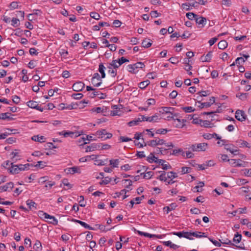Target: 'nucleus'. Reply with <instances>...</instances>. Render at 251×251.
Returning a JSON list of instances; mask_svg holds the SVG:
<instances>
[{
    "label": "nucleus",
    "mask_w": 251,
    "mask_h": 251,
    "mask_svg": "<svg viewBox=\"0 0 251 251\" xmlns=\"http://www.w3.org/2000/svg\"><path fill=\"white\" fill-rule=\"evenodd\" d=\"M27 105L31 108L36 109L41 112H43L44 110V108L41 107V106H39L38 104L36 101L30 100L28 101L27 103Z\"/></svg>",
    "instance_id": "0eeeda50"
},
{
    "label": "nucleus",
    "mask_w": 251,
    "mask_h": 251,
    "mask_svg": "<svg viewBox=\"0 0 251 251\" xmlns=\"http://www.w3.org/2000/svg\"><path fill=\"white\" fill-rule=\"evenodd\" d=\"M201 123H202V126L205 127H211V123L209 121L204 120L202 121L201 120H200Z\"/></svg>",
    "instance_id": "8fccbe9b"
},
{
    "label": "nucleus",
    "mask_w": 251,
    "mask_h": 251,
    "mask_svg": "<svg viewBox=\"0 0 251 251\" xmlns=\"http://www.w3.org/2000/svg\"><path fill=\"white\" fill-rule=\"evenodd\" d=\"M192 232L185 231L184 237L189 240H193Z\"/></svg>",
    "instance_id": "6e6d98bb"
},
{
    "label": "nucleus",
    "mask_w": 251,
    "mask_h": 251,
    "mask_svg": "<svg viewBox=\"0 0 251 251\" xmlns=\"http://www.w3.org/2000/svg\"><path fill=\"white\" fill-rule=\"evenodd\" d=\"M153 174V172L151 171L148 172L146 174H141V175H143L144 178L150 179L151 177Z\"/></svg>",
    "instance_id": "09e8293b"
},
{
    "label": "nucleus",
    "mask_w": 251,
    "mask_h": 251,
    "mask_svg": "<svg viewBox=\"0 0 251 251\" xmlns=\"http://www.w3.org/2000/svg\"><path fill=\"white\" fill-rule=\"evenodd\" d=\"M207 144L201 143L197 144H193L190 146V149L193 151H205L207 147Z\"/></svg>",
    "instance_id": "20e7f679"
},
{
    "label": "nucleus",
    "mask_w": 251,
    "mask_h": 251,
    "mask_svg": "<svg viewBox=\"0 0 251 251\" xmlns=\"http://www.w3.org/2000/svg\"><path fill=\"white\" fill-rule=\"evenodd\" d=\"M242 239V235L241 234L238 233V232L234 235L233 241L235 243H239Z\"/></svg>",
    "instance_id": "2f4dec72"
},
{
    "label": "nucleus",
    "mask_w": 251,
    "mask_h": 251,
    "mask_svg": "<svg viewBox=\"0 0 251 251\" xmlns=\"http://www.w3.org/2000/svg\"><path fill=\"white\" fill-rule=\"evenodd\" d=\"M177 177L176 173L174 172H170L167 173V177L170 179H173Z\"/></svg>",
    "instance_id": "de8ad7c7"
},
{
    "label": "nucleus",
    "mask_w": 251,
    "mask_h": 251,
    "mask_svg": "<svg viewBox=\"0 0 251 251\" xmlns=\"http://www.w3.org/2000/svg\"><path fill=\"white\" fill-rule=\"evenodd\" d=\"M165 144V141L163 139L155 138V139L152 140L148 142V145L154 147L157 145H162Z\"/></svg>",
    "instance_id": "423d86ee"
},
{
    "label": "nucleus",
    "mask_w": 251,
    "mask_h": 251,
    "mask_svg": "<svg viewBox=\"0 0 251 251\" xmlns=\"http://www.w3.org/2000/svg\"><path fill=\"white\" fill-rule=\"evenodd\" d=\"M168 131L167 129L160 128L156 130L155 133L158 134H165Z\"/></svg>",
    "instance_id": "5fc2aeb1"
},
{
    "label": "nucleus",
    "mask_w": 251,
    "mask_h": 251,
    "mask_svg": "<svg viewBox=\"0 0 251 251\" xmlns=\"http://www.w3.org/2000/svg\"><path fill=\"white\" fill-rule=\"evenodd\" d=\"M181 7L183 9H185L186 11H188L192 9V8L191 7L190 5H189V2L183 3L181 5Z\"/></svg>",
    "instance_id": "69168bd1"
},
{
    "label": "nucleus",
    "mask_w": 251,
    "mask_h": 251,
    "mask_svg": "<svg viewBox=\"0 0 251 251\" xmlns=\"http://www.w3.org/2000/svg\"><path fill=\"white\" fill-rule=\"evenodd\" d=\"M30 166V165L28 163L25 164H19L17 165L18 167V169L19 171H24L25 170H28V167Z\"/></svg>",
    "instance_id": "c9c22d12"
},
{
    "label": "nucleus",
    "mask_w": 251,
    "mask_h": 251,
    "mask_svg": "<svg viewBox=\"0 0 251 251\" xmlns=\"http://www.w3.org/2000/svg\"><path fill=\"white\" fill-rule=\"evenodd\" d=\"M93 157L92 159L96 158L97 156L95 155H92L91 156H87L86 157H81L79 159V161L80 162H85L88 160L90 157Z\"/></svg>",
    "instance_id": "79ce46f5"
},
{
    "label": "nucleus",
    "mask_w": 251,
    "mask_h": 251,
    "mask_svg": "<svg viewBox=\"0 0 251 251\" xmlns=\"http://www.w3.org/2000/svg\"><path fill=\"white\" fill-rule=\"evenodd\" d=\"M107 68L108 69V72L111 75L112 77H115L117 75V70L109 66H107Z\"/></svg>",
    "instance_id": "72a5a7b5"
},
{
    "label": "nucleus",
    "mask_w": 251,
    "mask_h": 251,
    "mask_svg": "<svg viewBox=\"0 0 251 251\" xmlns=\"http://www.w3.org/2000/svg\"><path fill=\"white\" fill-rule=\"evenodd\" d=\"M155 104V100L153 99H149L148 100L147 102V106L149 107L150 105H154Z\"/></svg>",
    "instance_id": "774afa93"
},
{
    "label": "nucleus",
    "mask_w": 251,
    "mask_h": 251,
    "mask_svg": "<svg viewBox=\"0 0 251 251\" xmlns=\"http://www.w3.org/2000/svg\"><path fill=\"white\" fill-rule=\"evenodd\" d=\"M198 103H200L201 105L199 106L200 108H203L204 107H210L213 103L215 102V97H212L210 98L209 101L208 102H201L200 101H198Z\"/></svg>",
    "instance_id": "f8f14e48"
},
{
    "label": "nucleus",
    "mask_w": 251,
    "mask_h": 251,
    "mask_svg": "<svg viewBox=\"0 0 251 251\" xmlns=\"http://www.w3.org/2000/svg\"><path fill=\"white\" fill-rule=\"evenodd\" d=\"M38 215L41 218H44L45 219H49L50 220H51V221H49V223L53 225L56 226L58 225V220L56 218H55V217L51 216L49 214L43 212V211H40L39 212Z\"/></svg>",
    "instance_id": "f03ea898"
},
{
    "label": "nucleus",
    "mask_w": 251,
    "mask_h": 251,
    "mask_svg": "<svg viewBox=\"0 0 251 251\" xmlns=\"http://www.w3.org/2000/svg\"><path fill=\"white\" fill-rule=\"evenodd\" d=\"M215 165V163L213 160L207 161L204 163V166L207 167L213 166Z\"/></svg>",
    "instance_id": "e2e57ef3"
},
{
    "label": "nucleus",
    "mask_w": 251,
    "mask_h": 251,
    "mask_svg": "<svg viewBox=\"0 0 251 251\" xmlns=\"http://www.w3.org/2000/svg\"><path fill=\"white\" fill-rule=\"evenodd\" d=\"M85 87V84L81 81H78L75 83L73 86V89L76 92L81 91Z\"/></svg>",
    "instance_id": "1a4fd4ad"
},
{
    "label": "nucleus",
    "mask_w": 251,
    "mask_h": 251,
    "mask_svg": "<svg viewBox=\"0 0 251 251\" xmlns=\"http://www.w3.org/2000/svg\"><path fill=\"white\" fill-rule=\"evenodd\" d=\"M248 93H239L236 94V97L242 100H246L248 97Z\"/></svg>",
    "instance_id": "58836bf2"
},
{
    "label": "nucleus",
    "mask_w": 251,
    "mask_h": 251,
    "mask_svg": "<svg viewBox=\"0 0 251 251\" xmlns=\"http://www.w3.org/2000/svg\"><path fill=\"white\" fill-rule=\"evenodd\" d=\"M118 66H120L125 62H129V60H128L127 59L125 58L124 57H122L118 59Z\"/></svg>",
    "instance_id": "603ef678"
},
{
    "label": "nucleus",
    "mask_w": 251,
    "mask_h": 251,
    "mask_svg": "<svg viewBox=\"0 0 251 251\" xmlns=\"http://www.w3.org/2000/svg\"><path fill=\"white\" fill-rule=\"evenodd\" d=\"M18 169V167L17 165L13 164L10 168H8V170L9 171L10 173L12 174H17L20 172Z\"/></svg>",
    "instance_id": "5701e85b"
},
{
    "label": "nucleus",
    "mask_w": 251,
    "mask_h": 251,
    "mask_svg": "<svg viewBox=\"0 0 251 251\" xmlns=\"http://www.w3.org/2000/svg\"><path fill=\"white\" fill-rule=\"evenodd\" d=\"M65 171L67 174H74L75 173L80 174L81 170L79 167L74 166L71 168H67L65 170Z\"/></svg>",
    "instance_id": "9d476101"
},
{
    "label": "nucleus",
    "mask_w": 251,
    "mask_h": 251,
    "mask_svg": "<svg viewBox=\"0 0 251 251\" xmlns=\"http://www.w3.org/2000/svg\"><path fill=\"white\" fill-rule=\"evenodd\" d=\"M101 78V76H100L99 73H94L91 79V83L94 87H99L102 83Z\"/></svg>",
    "instance_id": "39448f33"
},
{
    "label": "nucleus",
    "mask_w": 251,
    "mask_h": 251,
    "mask_svg": "<svg viewBox=\"0 0 251 251\" xmlns=\"http://www.w3.org/2000/svg\"><path fill=\"white\" fill-rule=\"evenodd\" d=\"M144 67L145 65L143 63L139 62L127 65V70L129 72L135 74L138 71V69H142Z\"/></svg>",
    "instance_id": "f257e3e1"
},
{
    "label": "nucleus",
    "mask_w": 251,
    "mask_h": 251,
    "mask_svg": "<svg viewBox=\"0 0 251 251\" xmlns=\"http://www.w3.org/2000/svg\"><path fill=\"white\" fill-rule=\"evenodd\" d=\"M156 159L157 157L154 155V154L152 152L150 153L149 156L147 157V161L150 163L156 162Z\"/></svg>",
    "instance_id": "c85d7f7f"
},
{
    "label": "nucleus",
    "mask_w": 251,
    "mask_h": 251,
    "mask_svg": "<svg viewBox=\"0 0 251 251\" xmlns=\"http://www.w3.org/2000/svg\"><path fill=\"white\" fill-rule=\"evenodd\" d=\"M186 16L190 20H193V19L196 20V19L197 17V15L194 14L193 12H188L186 13Z\"/></svg>",
    "instance_id": "a19ab883"
},
{
    "label": "nucleus",
    "mask_w": 251,
    "mask_h": 251,
    "mask_svg": "<svg viewBox=\"0 0 251 251\" xmlns=\"http://www.w3.org/2000/svg\"><path fill=\"white\" fill-rule=\"evenodd\" d=\"M174 125L176 128H182L185 125H183L181 123V119L178 118H175L174 119Z\"/></svg>",
    "instance_id": "aec40b11"
},
{
    "label": "nucleus",
    "mask_w": 251,
    "mask_h": 251,
    "mask_svg": "<svg viewBox=\"0 0 251 251\" xmlns=\"http://www.w3.org/2000/svg\"><path fill=\"white\" fill-rule=\"evenodd\" d=\"M161 119L159 114H155L152 116L148 117L149 122H158Z\"/></svg>",
    "instance_id": "a211bd4d"
},
{
    "label": "nucleus",
    "mask_w": 251,
    "mask_h": 251,
    "mask_svg": "<svg viewBox=\"0 0 251 251\" xmlns=\"http://www.w3.org/2000/svg\"><path fill=\"white\" fill-rule=\"evenodd\" d=\"M142 44L143 47L148 48L151 46L152 42L150 39L146 38L143 41Z\"/></svg>",
    "instance_id": "a878e982"
},
{
    "label": "nucleus",
    "mask_w": 251,
    "mask_h": 251,
    "mask_svg": "<svg viewBox=\"0 0 251 251\" xmlns=\"http://www.w3.org/2000/svg\"><path fill=\"white\" fill-rule=\"evenodd\" d=\"M221 244L228 245L232 246H235L237 248L239 249H244V247L241 246L235 245L234 243H232L231 240L227 238L222 239L219 240Z\"/></svg>",
    "instance_id": "9b49d317"
},
{
    "label": "nucleus",
    "mask_w": 251,
    "mask_h": 251,
    "mask_svg": "<svg viewBox=\"0 0 251 251\" xmlns=\"http://www.w3.org/2000/svg\"><path fill=\"white\" fill-rule=\"evenodd\" d=\"M197 24L201 25V27H202L204 26L206 23V19L205 18L202 17H199L197 15V17L195 20Z\"/></svg>",
    "instance_id": "4468645a"
},
{
    "label": "nucleus",
    "mask_w": 251,
    "mask_h": 251,
    "mask_svg": "<svg viewBox=\"0 0 251 251\" xmlns=\"http://www.w3.org/2000/svg\"><path fill=\"white\" fill-rule=\"evenodd\" d=\"M246 115L243 110L238 109L235 112V118L239 121H244L246 120Z\"/></svg>",
    "instance_id": "6e6552de"
},
{
    "label": "nucleus",
    "mask_w": 251,
    "mask_h": 251,
    "mask_svg": "<svg viewBox=\"0 0 251 251\" xmlns=\"http://www.w3.org/2000/svg\"><path fill=\"white\" fill-rule=\"evenodd\" d=\"M122 105H114L112 106V108L113 109L112 111V114L113 115H120V114L119 113L120 107H122Z\"/></svg>",
    "instance_id": "4be33fe9"
},
{
    "label": "nucleus",
    "mask_w": 251,
    "mask_h": 251,
    "mask_svg": "<svg viewBox=\"0 0 251 251\" xmlns=\"http://www.w3.org/2000/svg\"><path fill=\"white\" fill-rule=\"evenodd\" d=\"M90 16L92 18L98 20L100 19V14L96 12H92L90 13Z\"/></svg>",
    "instance_id": "c03bdc74"
},
{
    "label": "nucleus",
    "mask_w": 251,
    "mask_h": 251,
    "mask_svg": "<svg viewBox=\"0 0 251 251\" xmlns=\"http://www.w3.org/2000/svg\"><path fill=\"white\" fill-rule=\"evenodd\" d=\"M110 165H112L113 168H117L120 163L119 159H111L109 161Z\"/></svg>",
    "instance_id": "e433bc0d"
},
{
    "label": "nucleus",
    "mask_w": 251,
    "mask_h": 251,
    "mask_svg": "<svg viewBox=\"0 0 251 251\" xmlns=\"http://www.w3.org/2000/svg\"><path fill=\"white\" fill-rule=\"evenodd\" d=\"M184 233H185V231H182L181 232H172L171 234L175 235H176L178 237H179V238H181V237H184Z\"/></svg>",
    "instance_id": "052dcab7"
},
{
    "label": "nucleus",
    "mask_w": 251,
    "mask_h": 251,
    "mask_svg": "<svg viewBox=\"0 0 251 251\" xmlns=\"http://www.w3.org/2000/svg\"><path fill=\"white\" fill-rule=\"evenodd\" d=\"M8 114H9V113L8 112L4 113H1L0 115V120H6V119L12 120V118H10L9 116H8L7 115Z\"/></svg>",
    "instance_id": "49530a36"
},
{
    "label": "nucleus",
    "mask_w": 251,
    "mask_h": 251,
    "mask_svg": "<svg viewBox=\"0 0 251 251\" xmlns=\"http://www.w3.org/2000/svg\"><path fill=\"white\" fill-rule=\"evenodd\" d=\"M209 240L216 247H221V242L218 241H216L215 240H214L213 238H208Z\"/></svg>",
    "instance_id": "bf43d9fd"
},
{
    "label": "nucleus",
    "mask_w": 251,
    "mask_h": 251,
    "mask_svg": "<svg viewBox=\"0 0 251 251\" xmlns=\"http://www.w3.org/2000/svg\"><path fill=\"white\" fill-rule=\"evenodd\" d=\"M26 204L28 206L29 208L31 210L32 209H36V203L31 200H28L26 201Z\"/></svg>",
    "instance_id": "393cba45"
},
{
    "label": "nucleus",
    "mask_w": 251,
    "mask_h": 251,
    "mask_svg": "<svg viewBox=\"0 0 251 251\" xmlns=\"http://www.w3.org/2000/svg\"><path fill=\"white\" fill-rule=\"evenodd\" d=\"M159 172L161 173V175L157 177V179L162 181H167L168 177L166 176V173L165 171H160Z\"/></svg>",
    "instance_id": "bb28decb"
},
{
    "label": "nucleus",
    "mask_w": 251,
    "mask_h": 251,
    "mask_svg": "<svg viewBox=\"0 0 251 251\" xmlns=\"http://www.w3.org/2000/svg\"><path fill=\"white\" fill-rule=\"evenodd\" d=\"M11 25L14 27H17L20 25V21L18 19L13 18L11 20Z\"/></svg>",
    "instance_id": "a18cd8bd"
},
{
    "label": "nucleus",
    "mask_w": 251,
    "mask_h": 251,
    "mask_svg": "<svg viewBox=\"0 0 251 251\" xmlns=\"http://www.w3.org/2000/svg\"><path fill=\"white\" fill-rule=\"evenodd\" d=\"M176 206L177 205L176 203H172L169 206L164 207L163 210L168 214L170 211L175 209Z\"/></svg>",
    "instance_id": "f3484780"
},
{
    "label": "nucleus",
    "mask_w": 251,
    "mask_h": 251,
    "mask_svg": "<svg viewBox=\"0 0 251 251\" xmlns=\"http://www.w3.org/2000/svg\"><path fill=\"white\" fill-rule=\"evenodd\" d=\"M32 140L34 141H37L39 142H44L45 138L43 136H39V135H34L31 138Z\"/></svg>",
    "instance_id": "7c9ffc66"
},
{
    "label": "nucleus",
    "mask_w": 251,
    "mask_h": 251,
    "mask_svg": "<svg viewBox=\"0 0 251 251\" xmlns=\"http://www.w3.org/2000/svg\"><path fill=\"white\" fill-rule=\"evenodd\" d=\"M141 122L140 119L138 118L137 119H136L135 120H133L131 121H130L128 123V125L129 126H136L139 124V123Z\"/></svg>",
    "instance_id": "473e14b6"
},
{
    "label": "nucleus",
    "mask_w": 251,
    "mask_h": 251,
    "mask_svg": "<svg viewBox=\"0 0 251 251\" xmlns=\"http://www.w3.org/2000/svg\"><path fill=\"white\" fill-rule=\"evenodd\" d=\"M96 135H99V138H101L102 140L110 139L112 137V134L107 132L106 129H104L98 130L96 132Z\"/></svg>",
    "instance_id": "7ed1b4c3"
},
{
    "label": "nucleus",
    "mask_w": 251,
    "mask_h": 251,
    "mask_svg": "<svg viewBox=\"0 0 251 251\" xmlns=\"http://www.w3.org/2000/svg\"><path fill=\"white\" fill-rule=\"evenodd\" d=\"M237 142L239 143V145L240 146V147H246L247 148H250V147L249 146V143L247 141L240 140L239 141H238Z\"/></svg>",
    "instance_id": "864d4df0"
},
{
    "label": "nucleus",
    "mask_w": 251,
    "mask_h": 251,
    "mask_svg": "<svg viewBox=\"0 0 251 251\" xmlns=\"http://www.w3.org/2000/svg\"><path fill=\"white\" fill-rule=\"evenodd\" d=\"M150 83V81L149 80H146L142 82H140L138 84V87L141 89H144L147 87Z\"/></svg>",
    "instance_id": "c756f323"
},
{
    "label": "nucleus",
    "mask_w": 251,
    "mask_h": 251,
    "mask_svg": "<svg viewBox=\"0 0 251 251\" xmlns=\"http://www.w3.org/2000/svg\"><path fill=\"white\" fill-rule=\"evenodd\" d=\"M92 111L93 112H96L97 113H101L103 112L104 109L103 108H101L100 107H97L93 108Z\"/></svg>",
    "instance_id": "0e129e2a"
},
{
    "label": "nucleus",
    "mask_w": 251,
    "mask_h": 251,
    "mask_svg": "<svg viewBox=\"0 0 251 251\" xmlns=\"http://www.w3.org/2000/svg\"><path fill=\"white\" fill-rule=\"evenodd\" d=\"M83 96V94L81 93H74L72 94V97L75 100H79L82 98Z\"/></svg>",
    "instance_id": "13d9d810"
},
{
    "label": "nucleus",
    "mask_w": 251,
    "mask_h": 251,
    "mask_svg": "<svg viewBox=\"0 0 251 251\" xmlns=\"http://www.w3.org/2000/svg\"><path fill=\"white\" fill-rule=\"evenodd\" d=\"M192 235L196 238L207 237V236L204 232L196 231L192 232Z\"/></svg>",
    "instance_id": "b1692460"
},
{
    "label": "nucleus",
    "mask_w": 251,
    "mask_h": 251,
    "mask_svg": "<svg viewBox=\"0 0 251 251\" xmlns=\"http://www.w3.org/2000/svg\"><path fill=\"white\" fill-rule=\"evenodd\" d=\"M110 67L114 68V69H116L118 68L120 66H118V60H113L109 65Z\"/></svg>",
    "instance_id": "37998d69"
},
{
    "label": "nucleus",
    "mask_w": 251,
    "mask_h": 251,
    "mask_svg": "<svg viewBox=\"0 0 251 251\" xmlns=\"http://www.w3.org/2000/svg\"><path fill=\"white\" fill-rule=\"evenodd\" d=\"M242 161L240 159H231L228 160V162L229 164H230L231 166L232 167H244V165L241 163H239L240 162H241Z\"/></svg>",
    "instance_id": "2eb2a0df"
},
{
    "label": "nucleus",
    "mask_w": 251,
    "mask_h": 251,
    "mask_svg": "<svg viewBox=\"0 0 251 251\" xmlns=\"http://www.w3.org/2000/svg\"><path fill=\"white\" fill-rule=\"evenodd\" d=\"M79 205L81 207H85L86 205V202L84 201V197L82 196L79 197Z\"/></svg>",
    "instance_id": "680f3d73"
},
{
    "label": "nucleus",
    "mask_w": 251,
    "mask_h": 251,
    "mask_svg": "<svg viewBox=\"0 0 251 251\" xmlns=\"http://www.w3.org/2000/svg\"><path fill=\"white\" fill-rule=\"evenodd\" d=\"M182 109L187 113H190L193 112L195 110V109L192 106H187L182 107Z\"/></svg>",
    "instance_id": "3c124183"
},
{
    "label": "nucleus",
    "mask_w": 251,
    "mask_h": 251,
    "mask_svg": "<svg viewBox=\"0 0 251 251\" xmlns=\"http://www.w3.org/2000/svg\"><path fill=\"white\" fill-rule=\"evenodd\" d=\"M96 150H97V144L93 143L90 145V146H87L86 148V151H92Z\"/></svg>",
    "instance_id": "f704fd0d"
},
{
    "label": "nucleus",
    "mask_w": 251,
    "mask_h": 251,
    "mask_svg": "<svg viewBox=\"0 0 251 251\" xmlns=\"http://www.w3.org/2000/svg\"><path fill=\"white\" fill-rule=\"evenodd\" d=\"M34 166L36 167H40L41 168H43L46 166V163L42 161H38L37 164L34 165Z\"/></svg>",
    "instance_id": "338daca9"
},
{
    "label": "nucleus",
    "mask_w": 251,
    "mask_h": 251,
    "mask_svg": "<svg viewBox=\"0 0 251 251\" xmlns=\"http://www.w3.org/2000/svg\"><path fill=\"white\" fill-rule=\"evenodd\" d=\"M212 56V51H209L205 56L201 57L202 62H210Z\"/></svg>",
    "instance_id": "412c9836"
},
{
    "label": "nucleus",
    "mask_w": 251,
    "mask_h": 251,
    "mask_svg": "<svg viewBox=\"0 0 251 251\" xmlns=\"http://www.w3.org/2000/svg\"><path fill=\"white\" fill-rule=\"evenodd\" d=\"M82 140L84 141L83 144H86L89 143V142L92 140H96L95 139L93 138V136L90 135H87L86 138L82 137ZM83 145V144H82Z\"/></svg>",
    "instance_id": "4c0bfd02"
},
{
    "label": "nucleus",
    "mask_w": 251,
    "mask_h": 251,
    "mask_svg": "<svg viewBox=\"0 0 251 251\" xmlns=\"http://www.w3.org/2000/svg\"><path fill=\"white\" fill-rule=\"evenodd\" d=\"M162 111H160V112L162 113V114L166 113V114H169L173 115V113L170 111V109H173V108L172 107H162Z\"/></svg>",
    "instance_id": "ea45409f"
},
{
    "label": "nucleus",
    "mask_w": 251,
    "mask_h": 251,
    "mask_svg": "<svg viewBox=\"0 0 251 251\" xmlns=\"http://www.w3.org/2000/svg\"><path fill=\"white\" fill-rule=\"evenodd\" d=\"M227 46V43L226 40H222L218 44V47L219 49L224 50Z\"/></svg>",
    "instance_id": "cd10ccee"
},
{
    "label": "nucleus",
    "mask_w": 251,
    "mask_h": 251,
    "mask_svg": "<svg viewBox=\"0 0 251 251\" xmlns=\"http://www.w3.org/2000/svg\"><path fill=\"white\" fill-rule=\"evenodd\" d=\"M105 69H106V68L103 65L102 63H100L99 64L98 71L100 73L101 77L102 78H104L105 77V75H106L105 73Z\"/></svg>",
    "instance_id": "6ab92c4d"
},
{
    "label": "nucleus",
    "mask_w": 251,
    "mask_h": 251,
    "mask_svg": "<svg viewBox=\"0 0 251 251\" xmlns=\"http://www.w3.org/2000/svg\"><path fill=\"white\" fill-rule=\"evenodd\" d=\"M111 180V178L109 177H105L103 180L100 182V185L102 184H108Z\"/></svg>",
    "instance_id": "4d7b16f0"
},
{
    "label": "nucleus",
    "mask_w": 251,
    "mask_h": 251,
    "mask_svg": "<svg viewBox=\"0 0 251 251\" xmlns=\"http://www.w3.org/2000/svg\"><path fill=\"white\" fill-rule=\"evenodd\" d=\"M14 187V183L12 182L7 183L5 185L0 186V193L2 191H10Z\"/></svg>",
    "instance_id": "ddd939ff"
},
{
    "label": "nucleus",
    "mask_w": 251,
    "mask_h": 251,
    "mask_svg": "<svg viewBox=\"0 0 251 251\" xmlns=\"http://www.w3.org/2000/svg\"><path fill=\"white\" fill-rule=\"evenodd\" d=\"M72 221L75 223L79 224L81 226H83L84 228H85L86 229H90V230H95L94 228L91 227L89 225H88L87 224H86V223H85L84 222H82V221L78 220H76V219H73Z\"/></svg>",
    "instance_id": "dca6fc26"
}]
</instances>
